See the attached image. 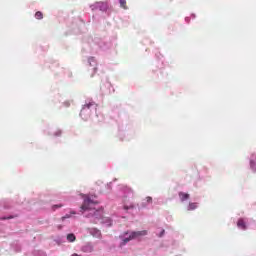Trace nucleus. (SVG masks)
I'll use <instances>...</instances> for the list:
<instances>
[{
  "mask_svg": "<svg viewBox=\"0 0 256 256\" xmlns=\"http://www.w3.org/2000/svg\"><path fill=\"white\" fill-rule=\"evenodd\" d=\"M145 235H147V230L131 232L130 234L129 232H124L120 237L123 239V245H127L129 241H133V239H137L139 237H145Z\"/></svg>",
  "mask_w": 256,
  "mask_h": 256,
  "instance_id": "1",
  "label": "nucleus"
},
{
  "mask_svg": "<svg viewBox=\"0 0 256 256\" xmlns=\"http://www.w3.org/2000/svg\"><path fill=\"white\" fill-rule=\"evenodd\" d=\"M92 205H97V201L93 200V197L86 195L84 197V202L82 206L80 207L81 211H89L92 207Z\"/></svg>",
  "mask_w": 256,
  "mask_h": 256,
  "instance_id": "2",
  "label": "nucleus"
},
{
  "mask_svg": "<svg viewBox=\"0 0 256 256\" xmlns=\"http://www.w3.org/2000/svg\"><path fill=\"white\" fill-rule=\"evenodd\" d=\"M92 107H97V104H95V102L86 103V104L83 106V108H82V110H81V113H84V111H85L86 109H90V108H92Z\"/></svg>",
  "mask_w": 256,
  "mask_h": 256,
  "instance_id": "3",
  "label": "nucleus"
},
{
  "mask_svg": "<svg viewBox=\"0 0 256 256\" xmlns=\"http://www.w3.org/2000/svg\"><path fill=\"white\" fill-rule=\"evenodd\" d=\"M237 227H239L240 229H247V225L245 224V220H243V218H240L237 222Z\"/></svg>",
  "mask_w": 256,
  "mask_h": 256,
  "instance_id": "4",
  "label": "nucleus"
},
{
  "mask_svg": "<svg viewBox=\"0 0 256 256\" xmlns=\"http://www.w3.org/2000/svg\"><path fill=\"white\" fill-rule=\"evenodd\" d=\"M93 217H95L96 219H101L103 217V210L94 211Z\"/></svg>",
  "mask_w": 256,
  "mask_h": 256,
  "instance_id": "5",
  "label": "nucleus"
},
{
  "mask_svg": "<svg viewBox=\"0 0 256 256\" xmlns=\"http://www.w3.org/2000/svg\"><path fill=\"white\" fill-rule=\"evenodd\" d=\"M179 197L181 201H187V199H189V194L185 193V192H179Z\"/></svg>",
  "mask_w": 256,
  "mask_h": 256,
  "instance_id": "6",
  "label": "nucleus"
},
{
  "mask_svg": "<svg viewBox=\"0 0 256 256\" xmlns=\"http://www.w3.org/2000/svg\"><path fill=\"white\" fill-rule=\"evenodd\" d=\"M76 239L77 238L75 237V234H73V233H70L67 235V241H69V243L75 242Z\"/></svg>",
  "mask_w": 256,
  "mask_h": 256,
  "instance_id": "7",
  "label": "nucleus"
},
{
  "mask_svg": "<svg viewBox=\"0 0 256 256\" xmlns=\"http://www.w3.org/2000/svg\"><path fill=\"white\" fill-rule=\"evenodd\" d=\"M250 167L253 169V171H256V156L250 161Z\"/></svg>",
  "mask_w": 256,
  "mask_h": 256,
  "instance_id": "8",
  "label": "nucleus"
},
{
  "mask_svg": "<svg viewBox=\"0 0 256 256\" xmlns=\"http://www.w3.org/2000/svg\"><path fill=\"white\" fill-rule=\"evenodd\" d=\"M197 209V203H190L188 206V211H193Z\"/></svg>",
  "mask_w": 256,
  "mask_h": 256,
  "instance_id": "9",
  "label": "nucleus"
},
{
  "mask_svg": "<svg viewBox=\"0 0 256 256\" xmlns=\"http://www.w3.org/2000/svg\"><path fill=\"white\" fill-rule=\"evenodd\" d=\"M122 9H127V0H119Z\"/></svg>",
  "mask_w": 256,
  "mask_h": 256,
  "instance_id": "10",
  "label": "nucleus"
},
{
  "mask_svg": "<svg viewBox=\"0 0 256 256\" xmlns=\"http://www.w3.org/2000/svg\"><path fill=\"white\" fill-rule=\"evenodd\" d=\"M35 18L36 19H43V12L41 11H38L35 13Z\"/></svg>",
  "mask_w": 256,
  "mask_h": 256,
  "instance_id": "11",
  "label": "nucleus"
},
{
  "mask_svg": "<svg viewBox=\"0 0 256 256\" xmlns=\"http://www.w3.org/2000/svg\"><path fill=\"white\" fill-rule=\"evenodd\" d=\"M98 5L99 7H102L101 8L102 11H105V9H107V3H99Z\"/></svg>",
  "mask_w": 256,
  "mask_h": 256,
  "instance_id": "12",
  "label": "nucleus"
},
{
  "mask_svg": "<svg viewBox=\"0 0 256 256\" xmlns=\"http://www.w3.org/2000/svg\"><path fill=\"white\" fill-rule=\"evenodd\" d=\"M15 217H17V216H8V217L0 218V220L7 221V219H15Z\"/></svg>",
  "mask_w": 256,
  "mask_h": 256,
  "instance_id": "13",
  "label": "nucleus"
},
{
  "mask_svg": "<svg viewBox=\"0 0 256 256\" xmlns=\"http://www.w3.org/2000/svg\"><path fill=\"white\" fill-rule=\"evenodd\" d=\"M61 207H63V205L59 204V205H54L52 206L53 211H55L56 209H61Z\"/></svg>",
  "mask_w": 256,
  "mask_h": 256,
  "instance_id": "14",
  "label": "nucleus"
},
{
  "mask_svg": "<svg viewBox=\"0 0 256 256\" xmlns=\"http://www.w3.org/2000/svg\"><path fill=\"white\" fill-rule=\"evenodd\" d=\"M65 219H71V215L66 214L65 216H63V217L61 218V221H65Z\"/></svg>",
  "mask_w": 256,
  "mask_h": 256,
  "instance_id": "15",
  "label": "nucleus"
},
{
  "mask_svg": "<svg viewBox=\"0 0 256 256\" xmlns=\"http://www.w3.org/2000/svg\"><path fill=\"white\" fill-rule=\"evenodd\" d=\"M146 201H147V203H152L153 198L151 196H148V197H146Z\"/></svg>",
  "mask_w": 256,
  "mask_h": 256,
  "instance_id": "16",
  "label": "nucleus"
},
{
  "mask_svg": "<svg viewBox=\"0 0 256 256\" xmlns=\"http://www.w3.org/2000/svg\"><path fill=\"white\" fill-rule=\"evenodd\" d=\"M55 136H56V137L61 136V130H58V131L56 132Z\"/></svg>",
  "mask_w": 256,
  "mask_h": 256,
  "instance_id": "17",
  "label": "nucleus"
},
{
  "mask_svg": "<svg viewBox=\"0 0 256 256\" xmlns=\"http://www.w3.org/2000/svg\"><path fill=\"white\" fill-rule=\"evenodd\" d=\"M163 235H165V230H162L159 237H163Z\"/></svg>",
  "mask_w": 256,
  "mask_h": 256,
  "instance_id": "18",
  "label": "nucleus"
},
{
  "mask_svg": "<svg viewBox=\"0 0 256 256\" xmlns=\"http://www.w3.org/2000/svg\"><path fill=\"white\" fill-rule=\"evenodd\" d=\"M124 209L128 210V209H133V206H124Z\"/></svg>",
  "mask_w": 256,
  "mask_h": 256,
  "instance_id": "19",
  "label": "nucleus"
},
{
  "mask_svg": "<svg viewBox=\"0 0 256 256\" xmlns=\"http://www.w3.org/2000/svg\"><path fill=\"white\" fill-rule=\"evenodd\" d=\"M71 215H76V212H75V211H72V212H71Z\"/></svg>",
  "mask_w": 256,
  "mask_h": 256,
  "instance_id": "20",
  "label": "nucleus"
},
{
  "mask_svg": "<svg viewBox=\"0 0 256 256\" xmlns=\"http://www.w3.org/2000/svg\"><path fill=\"white\" fill-rule=\"evenodd\" d=\"M97 235H99V236H100V235H101V231H97Z\"/></svg>",
  "mask_w": 256,
  "mask_h": 256,
  "instance_id": "21",
  "label": "nucleus"
},
{
  "mask_svg": "<svg viewBox=\"0 0 256 256\" xmlns=\"http://www.w3.org/2000/svg\"><path fill=\"white\" fill-rule=\"evenodd\" d=\"M88 247H89L90 251H93V248L91 246H88Z\"/></svg>",
  "mask_w": 256,
  "mask_h": 256,
  "instance_id": "22",
  "label": "nucleus"
}]
</instances>
